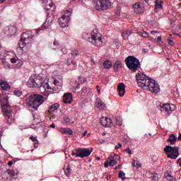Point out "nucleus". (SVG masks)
I'll use <instances>...</instances> for the list:
<instances>
[{"label":"nucleus","instance_id":"774afa93","mask_svg":"<svg viewBox=\"0 0 181 181\" xmlns=\"http://www.w3.org/2000/svg\"><path fill=\"white\" fill-rule=\"evenodd\" d=\"M177 139H178V141H181V134H180L178 136V138H177Z\"/></svg>","mask_w":181,"mask_h":181},{"label":"nucleus","instance_id":"0eeeda50","mask_svg":"<svg viewBox=\"0 0 181 181\" xmlns=\"http://www.w3.org/2000/svg\"><path fill=\"white\" fill-rule=\"evenodd\" d=\"M180 148L177 146H166L164 148V152H165L167 157L170 159H177L179 158V150Z\"/></svg>","mask_w":181,"mask_h":181},{"label":"nucleus","instance_id":"72a5a7b5","mask_svg":"<svg viewBox=\"0 0 181 181\" xmlns=\"http://www.w3.org/2000/svg\"><path fill=\"white\" fill-rule=\"evenodd\" d=\"M100 122L101 125H103V127H107V117L100 118Z\"/></svg>","mask_w":181,"mask_h":181},{"label":"nucleus","instance_id":"dca6fc26","mask_svg":"<svg viewBox=\"0 0 181 181\" xmlns=\"http://www.w3.org/2000/svg\"><path fill=\"white\" fill-rule=\"evenodd\" d=\"M71 20L69 18H66L64 16H62L59 19V23L60 25L61 28H66V26H69V22H70Z\"/></svg>","mask_w":181,"mask_h":181},{"label":"nucleus","instance_id":"f704fd0d","mask_svg":"<svg viewBox=\"0 0 181 181\" xmlns=\"http://www.w3.org/2000/svg\"><path fill=\"white\" fill-rule=\"evenodd\" d=\"M76 68H77V62H72V64L69 66V70H76Z\"/></svg>","mask_w":181,"mask_h":181},{"label":"nucleus","instance_id":"0e129e2a","mask_svg":"<svg viewBox=\"0 0 181 181\" xmlns=\"http://www.w3.org/2000/svg\"><path fill=\"white\" fill-rule=\"evenodd\" d=\"M50 128H56V125H54V124L52 123V124L50 125Z\"/></svg>","mask_w":181,"mask_h":181},{"label":"nucleus","instance_id":"58836bf2","mask_svg":"<svg viewBox=\"0 0 181 181\" xmlns=\"http://www.w3.org/2000/svg\"><path fill=\"white\" fill-rule=\"evenodd\" d=\"M76 61L73 60L72 59H66L65 64L66 66H69L72 63H75Z\"/></svg>","mask_w":181,"mask_h":181},{"label":"nucleus","instance_id":"49530a36","mask_svg":"<svg viewBox=\"0 0 181 181\" xmlns=\"http://www.w3.org/2000/svg\"><path fill=\"white\" fill-rule=\"evenodd\" d=\"M78 153V152H77V149H76L75 151H73L71 153L72 156H75L76 158H80L79 156H77V154Z\"/></svg>","mask_w":181,"mask_h":181},{"label":"nucleus","instance_id":"4d7b16f0","mask_svg":"<svg viewBox=\"0 0 181 181\" xmlns=\"http://www.w3.org/2000/svg\"><path fill=\"white\" fill-rule=\"evenodd\" d=\"M131 33H132L131 32V30H126V31H125V35H127H127L129 36V35H131Z\"/></svg>","mask_w":181,"mask_h":181},{"label":"nucleus","instance_id":"3c124183","mask_svg":"<svg viewBox=\"0 0 181 181\" xmlns=\"http://www.w3.org/2000/svg\"><path fill=\"white\" fill-rule=\"evenodd\" d=\"M82 92H81V94H83V93H87V91H88V88H87V87H83V88H82V90H81Z\"/></svg>","mask_w":181,"mask_h":181},{"label":"nucleus","instance_id":"4468645a","mask_svg":"<svg viewBox=\"0 0 181 181\" xmlns=\"http://www.w3.org/2000/svg\"><path fill=\"white\" fill-rule=\"evenodd\" d=\"M109 161L105 163V168H108V166H115L118 163V156H115L114 157H109Z\"/></svg>","mask_w":181,"mask_h":181},{"label":"nucleus","instance_id":"2f4dec72","mask_svg":"<svg viewBox=\"0 0 181 181\" xmlns=\"http://www.w3.org/2000/svg\"><path fill=\"white\" fill-rule=\"evenodd\" d=\"M48 28H49V25H46V23H44L40 28L36 30V33H39L40 30H45V29H48Z\"/></svg>","mask_w":181,"mask_h":181},{"label":"nucleus","instance_id":"e433bc0d","mask_svg":"<svg viewBox=\"0 0 181 181\" xmlns=\"http://www.w3.org/2000/svg\"><path fill=\"white\" fill-rule=\"evenodd\" d=\"M119 177L122 179V180H125V173L124 171L119 172Z\"/></svg>","mask_w":181,"mask_h":181},{"label":"nucleus","instance_id":"412c9836","mask_svg":"<svg viewBox=\"0 0 181 181\" xmlns=\"http://www.w3.org/2000/svg\"><path fill=\"white\" fill-rule=\"evenodd\" d=\"M163 6V1H159V0H156V4H155L154 11L156 13H158L160 11H162Z\"/></svg>","mask_w":181,"mask_h":181},{"label":"nucleus","instance_id":"cd10ccee","mask_svg":"<svg viewBox=\"0 0 181 181\" xmlns=\"http://www.w3.org/2000/svg\"><path fill=\"white\" fill-rule=\"evenodd\" d=\"M11 62L14 64H16V63H18V64H19L20 66H22V64H23L22 60L18 59V58L16 57L11 58Z\"/></svg>","mask_w":181,"mask_h":181},{"label":"nucleus","instance_id":"864d4df0","mask_svg":"<svg viewBox=\"0 0 181 181\" xmlns=\"http://www.w3.org/2000/svg\"><path fill=\"white\" fill-rule=\"evenodd\" d=\"M34 148H35V149L37 148H39V141H35V142L34 143Z\"/></svg>","mask_w":181,"mask_h":181},{"label":"nucleus","instance_id":"13d9d810","mask_svg":"<svg viewBox=\"0 0 181 181\" xmlns=\"http://www.w3.org/2000/svg\"><path fill=\"white\" fill-rule=\"evenodd\" d=\"M177 165H179L180 166H181V158L177 159Z\"/></svg>","mask_w":181,"mask_h":181},{"label":"nucleus","instance_id":"79ce46f5","mask_svg":"<svg viewBox=\"0 0 181 181\" xmlns=\"http://www.w3.org/2000/svg\"><path fill=\"white\" fill-rule=\"evenodd\" d=\"M132 165L134 167V168H137V169H139V168H141V163H136L135 161H134L132 163Z\"/></svg>","mask_w":181,"mask_h":181},{"label":"nucleus","instance_id":"9b49d317","mask_svg":"<svg viewBox=\"0 0 181 181\" xmlns=\"http://www.w3.org/2000/svg\"><path fill=\"white\" fill-rule=\"evenodd\" d=\"M76 152H78L77 156L79 158H87L91 155V152H93V148H77Z\"/></svg>","mask_w":181,"mask_h":181},{"label":"nucleus","instance_id":"1a4fd4ad","mask_svg":"<svg viewBox=\"0 0 181 181\" xmlns=\"http://www.w3.org/2000/svg\"><path fill=\"white\" fill-rule=\"evenodd\" d=\"M33 40V36L28 35L26 33H23L21 35L19 43V47L23 49L26 45H29V43H32Z\"/></svg>","mask_w":181,"mask_h":181},{"label":"nucleus","instance_id":"8fccbe9b","mask_svg":"<svg viewBox=\"0 0 181 181\" xmlns=\"http://www.w3.org/2000/svg\"><path fill=\"white\" fill-rule=\"evenodd\" d=\"M30 139H31V141H33V142H37V138H36V137H35V136H31L30 137Z\"/></svg>","mask_w":181,"mask_h":181},{"label":"nucleus","instance_id":"aec40b11","mask_svg":"<svg viewBox=\"0 0 181 181\" xmlns=\"http://www.w3.org/2000/svg\"><path fill=\"white\" fill-rule=\"evenodd\" d=\"M0 86L4 91H8V90H11V86L6 81L0 80Z\"/></svg>","mask_w":181,"mask_h":181},{"label":"nucleus","instance_id":"5701e85b","mask_svg":"<svg viewBox=\"0 0 181 181\" xmlns=\"http://www.w3.org/2000/svg\"><path fill=\"white\" fill-rule=\"evenodd\" d=\"M71 13H73V9L69 8L68 10H65L62 16H64L65 18L69 19L71 21Z\"/></svg>","mask_w":181,"mask_h":181},{"label":"nucleus","instance_id":"f8f14e48","mask_svg":"<svg viewBox=\"0 0 181 181\" xmlns=\"http://www.w3.org/2000/svg\"><path fill=\"white\" fill-rule=\"evenodd\" d=\"M18 32V28L16 26L10 25L5 28L4 33L6 36H14Z\"/></svg>","mask_w":181,"mask_h":181},{"label":"nucleus","instance_id":"f257e3e1","mask_svg":"<svg viewBox=\"0 0 181 181\" xmlns=\"http://www.w3.org/2000/svg\"><path fill=\"white\" fill-rule=\"evenodd\" d=\"M136 80L139 87L143 88V90L151 91V93H154L155 94H158L160 91V88H159V85L156 83L155 80L151 78L141 71H139L136 74Z\"/></svg>","mask_w":181,"mask_h":181},{"label":"nucleus","instance_id":"6ab92c4d","mask_svg":"<svg viewBox=\"0 0 181 181\" xmlns=\"http://www.w3.org/2000/svg\"><path fill=\"white\" fill-rule=\"evenodd\" d=\"M117 90L119 91V97L125 95V84H124L123 83H119V85L117 86Z\"/></svg>","mask_w":181,"mask_h":181},{"label":"nucleus","instance_id":"f3484780","mask_svg":"<svg viewBox=\"0 0 181 181\" xmlns=\"http://www.w3.org/2000/svg\"><path fill=\"white\" fill-rule=\"evenodd\" d=\"M63 100L65 104H71L73 103V95L71 93H65Z\"/></svg>","mask_w":181,"mask_h":181},{"label":"nucleus","instance_id":"c9c22d12","mask_svg":"<svg viewBox=\"0 0 181 181\" xmlns=\"http://www.w3.org/2000/svg\"><path fill=\"white\" fill-rule=\"evenodd\" d=\"M106 124V127L111 128V127H112V121L111 120V119L107 117Z\"/></svg>","mask_w":181,"mask_h":181},{"label":"nucleus","instance_id":"c85d7f7f","mask_svg":"<svg viewBox=\"0 0 181 181\" xmlns=\"http://www.w3.org/2000/svg\"><path fill=\"white\" fill-rule=\"evenodd\" d=\"M64 171L66 176H70L71 175V168L70 167V165H68L66 167H64Z\"/></svg>","mask_w":181,"mask_h":181},{"label":"nucleus","instance_id":"7ed1b4c3","mask_svg":"<svg viewBox=\"0 0 181 181\" xmlns=\"http://www.w3.org/2000/svg\"><path fill=\"white\" fill-rule=\"evenodd\" d=\"M82 37L98 47H103L105 45V40L103 39V35L97 29L93 30L90 34L84 33Z\"/></svg>","mask_w":181,"mask_h":181},{"label":"nucleus","instance_id":"39448f33","mask_svg":"<svg viewBox=\"0 0 181 181\" xmlns=\"http://www.w3.org/2000/svg\"><path fill=\"white\" fill-rule=\"evenodd\" d=\"M43 103H45V98L43 96L37 94L30 95L25 100V104L30 108H33L34 110H37V107H40Z\"/></svg>","mask_w":181,"mask_h":181},{"label":"nucleus","instance_id":"de8ad7c7","mask_svg":"<svg viewBox=\"0 0 181 181\" xmlns=\"http://www.w3.org/2000/svg\"><path fill=\"white\" fill-rule=\"evenodd\" d=\"M168 45H170V46H175V42H173V40L168 39Z\"/></svg>","mask_w":181,"mask_h":181},{"label":"nucleus","instance_id":"4c0bfd02","mask_svg":"<svg viewBox=\"0 0 181 181\" xmlns=\"http://www.w3.org/2000/svg\"><path fill=\"white\" fill-rule=\"evenodd\" d=\"M54 50H57L58 49H60V44H59V42L54 41Z\"/></svg>","mask_w":181,"mask_h":181},{"label":"nucleus","instance_id":"bf43d9fd","mask_svg":"<svg viewBox=\"0 0 181 181\" xmlns=\"http://www.w3.org/2000/svg\"><path fill=\"white\" fill-rule=\"evenodd\" d=\"M42 4H47V2H49V0H40Z\"/></svg>","mask_w":181,"mask_h":181},{"label":"nucleus","instance_id":"423d86ee","mask_svg":"<svg viewBox=\"0 0 181 181\" xmlns=\"http://www.w3.org/2000/svg\"><path fill=\"white\" fill-rule=\"evenodd\" d=\"M127 66L131 71H136L141 67L139 59L134 56H129L125 59Z\"/></svg>","mask_w":181,"mask_h":181},{"label":"nucleus","instance_id":"f03ea898","mask_svg":"<svg viewBox=\"0 0 181 181\" xmlns=\"http://www.w3.org/2000/svg\"><path fill=\"white\" fill-rule=\"evenodd\" d=\"M28 87L31 88H44L45 91L47 93H50L53 94L54 93V88H52L49 83H43L42 76L39 75H33L29 78L28 81L27 82Z\"/></svg>","mask_w":181,"mask_h":181},{"label":"nucleus","instance_id":"a211bd4d","mask_svg":"<svg viewBox=\"0 0 181 181\" xmlns=\"http://www.w3.org/2000/svg\"><path fill=\"white\" fill-rule=\"evenodd\" d=\"M167 142L170 144V145H175L176 142H177V137L175 134H171L169 136L168 139H167Z\"/></svg>","mask_w":181,"mask_h":181},{"label":"nucleus","instance_id":"ea45409f","mask_svg":"<svg viewBox=\"0 0 181 181\" xmlns=\"http://www.w3.org/2000/svg\"><path fill=\"white\" fill-rule=\"evenodd\" d=\"M116 124L119 126L122 125V119H121V117H118L116 118Z\"/></svg>","mask_w":181,"mask_h":181},{"label":"nucleus","instance_id":"ddd939ff","mask_svg":"<svg viewBox=\"0 0 181 181\" xmlns=\"http://www.w3.org/2000/svg\"><path fill=\"white\" fill-rule=\"evenodd\" d=\"M133 8L135 13H144L145 12V6L142 3H136L133 5Z\"/></svg>","mask_w":181,"mask_h":181},{"label":"nucleus","instance_id":"20e7f679","mask_svg":"<svg viewBox=\"0 0 181 181\" xmlns=\"http://www.w3.org/2000/svg\"><path fill=\"white\" fill-rule=\"evenodd\" d=\"M9 98L8 97H4L2 100L1 108L5 115V119L7 124H12L14 122L15 119L13 117V112H12V108L11 105L8 103Z\"/></svg>","mask_w":181,"mask_h":181},{"label":"nucleus","instance_id":"09e8293b","mask_svg":"<svg viewBox=\"0 0 181 181\" xmlns=\"http://www.w3.org/2000/svg\"><path fill=\"white\" fill-rule=\"evenodd\" d=\"M64 121L66 124H69L70 122V118H69L67 116H65L64 117Z\"/></svg>","mask_w":181,"mask_h":181},{"label":"nucleus","instance_id":"bb28decb","mask_svg":"<svg viewBox=\"0 0 181 181\" xmlns=\"http://www.w3.org/2000/svg\"><path fill=\"white\" fill-rule=\"evenodd\" d=\"M172 175H173V173L171 171H167L165 173V179H167V180H169V181L175 180V177L173 176H172Z\"/></svg>","mask_w":181,"mask_h":181},{"label":"nucleus","instance_id":"9d476101","mask_svg":"<svg viewBox=\"0 0 181 181\" xmlns=\"http://www.w3.org/2000/svg\"><path fill=\"white\" fill-rule=\"evenodd\" d=\"M158 109L160 110V111H165L167 115H170L172 112H173V111L176 110V106H175V105L173 104L165 103L160 105L158 107Z\"/></svg>","mask_w":181,"mask_h":181},{"label":"nucleus","instance_id":"a878e982","mask_svg":"<svg viewBox=\"0 0 181 181\" xmlns=\"http://www.w3.org/2000/svg\"><path fill=\"white\" fill-rule=\"evenodd\" d=\"M61 132L65 135H73V130L69 128H62Z\"/></svg>","mask_w":181,"mask_h":181},{"label":"nucleus","instance_id":"5fc2aeb1","mask_svg":"<svg viewBox=\"0 0 181 181\" xmlns=\"http://www.w3.org/2000/svg\"><path fill=\"white\" fill-rule=\"evenodd\" d=\"M61 51L64 54H67V49L66 48H62Z\"/></svg>","mask_w":181,"mask_h":181},{"label":"nucleus","instance_id":"393cba45","mask_svg":"<svg viewBox=\"0 0 181 181\" xmlns=\"http://www.w3.org/2000/svg\"><path fill=\"white\" fill-rule=\"evenodd\" d=\"M121 67H122V63L121 62V61H117L113 66L115 72L117 73L118 71V69H121Z\"/></svg>","mask_w":181,"mask_h":181},{"label":"nucleus","instance_id":"c756f323","mask_svg":"<svg viewBox=\"0 0 181 181\" xmlns=\"http://www.w3.org/2000/svg\"><path fill=\"white\" fill-rule=\"evenodd\" d=\"M104 69H111L112 67V62L110 61L106 60L103 62Z\"/></svg>","mask_w":181,"mask_h":181},{"label":"nucleus","instance_id":"e2e57ef3","mask_svg":"<svg viewBox=\"0 0 181 181\" xmlns=\"http://www.w3.org/2000/svg\"><path fill=\"white\" fill-rule=\"evenodd\" d=\"M161 40H162V37L158 36V37H157V41H158V42H160Z\"/></svg>","mask_w":181,"mask_h":181},{"label":"nucleus","instance_id":"6e6d98bb","mask_svg":"<svg viewBox=\"0 0 181 181\" xmlns=\"http://www.w3.org/2000/svg\"><path fill=\"white\" fill-rule=\"evenodd\" d=\"M122 144H118V145L115 147V149H119V148H122Z\"/></svg>","mask_w":181,"mask_h":181},{"label":"nucleus","instance_id":"a19ab883","mask_svg":"<svg viewBox=\"0 0 181 181\" xmlns=\"http://www.w3.org/2000/svg\"><path fill=\"white\" fill-rule=\"evenodd\" d=\"M151 179H152V181H158V180H159V177L158 176V174L154 173V174H153Z\"/></svg>","mask_w":181,"mask_h":181},{"label":"nucleus","instance_id":"338daca9","mask_svg":"<svg viewBox=\"0 0 181 181\" xmlns=\"http://www.w3.org/2000/svg\"><path fill=\"white\" fill-rule=\"evenodd\" d=\"M115 169H121V165H119L115 167Z\"/></svg>","mask_w":181,"mask_h":181},{"label":"nucleus","instance_id":"c03bdc74","mask_svg":"<svg viewBox=\"0 0 181 181\" xmlns=\"http://www.w3.org/2000/svg\"><path fill=\"white\" fill-rule=\"evenodd\" d=\"M123 152H127L129 155L132 154V151H131V148H129V147H127V149H124Z\"/></svg>","mask_w":181,"mask_h":181},{"label":"nucleus","instance_id":"7c9ffc66","mask_svg":"<svg viewBox=\"0 0 181 181\" xmlns=\"http://www.w3.org/2000/svg\"><path fill=\"white\" fill-rule=\"evenodd\" d=\"M139 36H141L142 37L146 38V37H149V33L146 32V31H139Z\"/></svg>","mask_w":181,"mask_h":181},{"label":"nucleus","instance_id":"4be33fe9","mask_svg":"<svg viewBox=\"0 0 181 181\" xmlns=\"http://www.w3.org/2000/svg\"><path fill=\"white\" fill-rule=\"evenodd\" d=\"M96 107L98 108V110H100V111H103L104 108H105V104L103 103V100L100 99L99 98H96Z\"/></svg>","mask_w":181,"mask_h":181},{"label":"nucleus","instance_id":"473e14b6","mask_svg":"<svg viewBox=\"0 0 181 181\" xmlns=\"http://www.w3.org/2000/svg\"><path fill=\"white\" fill-rule=\"evenodd\" d=\"M87 81V78L83 77V76H79L78 78V84H83Z\"/></svg>","mask_w":181,"mask_h":181},{"label":"nucleus","instance_id":"2eb2a0df","mask_svg":"<svg viewBox=\"0 0 181 181\" xmlns=\"http://www.w3.org/2000/svg\"><path fill=\"white\" fill-rule=\"evenodd\" d=\"M7 173L12 179H18V177L19 176V171L16 168L8 169Z\"/></svg>","mask_w":181,"mask_h":181},{"label":"nucleus","instance_id":"69168bd1","mask_svg":"<svg viewBox=\"0 0 181 181\" xmlns=\"http://www.w3.org/2000/svg\"><path fill=\"white\" fill-rule=\"evenodd\" d=\"M87 135V131H85L83 133H82V136H86Z\"/></svg>","mask_w":181,"mask_h":181},{"label":"nucleus","instance_id":"b1692460","mask_svg":"<svg viewBox=\"0 0 181 181\" xmlns=\"http://www.w3.org/2000/svg\"><path fill=\"white\" fill-rule=\"evenodd\" d=\"M59 103H55L51 105L48 110V112H49V114H52V112H54V111H56L57 110H59Z\"/></svg>","mask_w":181,"mask_h":181},{"label":"nucleus","instance_id":"6e6552de","mask_svg":"<svg viewBox=\"0 0 181 181\" xmlns=\"http://www.w3.org/2000/svg\"><path fill=\"white\" fill-rule=\"evenodd\" d=\"M96 11H107L111 6V1L109 0H98L94 3Z\"/></svg>","mask_w":181,"mask_h":181},{"label":"nucleus","instance_id":"680f3d73","mask_svg":"<svg viewBox=\"0 0 181 181\" xmlns=\"http://www.w3.org/2000/svg\"><path fill=\"white\" fill-rule=\"evenodd\" d=\"M8 166H12L13 165V162L8 161Z\"/></svg>","mask_w":181,"mask_h":181},{"label":"nucleus","instance_id":"37998d69","mask_svg":"<svg viewBox=\"0 0 181 181\" xmlns=\"http://www.w3.org/2000/svg\"><path fill=\"white\" fill-rule=\"evenodd\" d=\"M14 95L21 97V95H22V92L21 90H14Z\"/></svg>","mask_w":181,"mask_h":181},{"label":"nucleus","instance_id":"052dcab7","mask_svg":"<svg viewBox=\"0 0 181 181\" xmlns=\"http://www.w3.org/2000/svg\"><path fill=\"white\" fill-rule=\"evenodd\" d=\"M96 88H97V90H98V94H100L101 90H100V86H96Z\"/></svg>","mask_w":181,"mask_h":181},{"label":"nucleus","instance_id":"603ef678","mask_svg":"<svg viewBox=\"0 0 181 181\" xmlns=\"http://www.w3.org/2000/svg\"><path fill=\"white\" fill-rule=\"evenodd\" d=\"M54 86H60V82L57 79L54 80Z\"/></svg>","mask_w":181,"mask_h":181},{"label":"nucleus","instance_id":"a18cd8bd","mask_svg":"<svg viewBox=\"0 0 181 181\" xmlns=\"http://www.w3.org/2000/svg\"><path fill=\"white\" fill-rule=\"evenodd\" d=\"M71 56H72V57H75L76 56H78V51H77V50L72 51Z\"/></svg>","mask_w":181,"mask_h":181}]
</instances>
